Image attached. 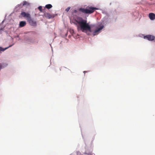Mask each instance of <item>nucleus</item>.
<instances>
[{
	"label": "nucleus",
	"instance_id": "f257e3e1",
	"mask_svg": "<svg viewBox=\"0 0 155 155\" xmlns=\"http://www.w3.org/2000/svg\"><path fill=\"white\" fill-rule=\"evenodd\" d=\"M76 22L79 25H77L78 29H80L82 32H86L87 31L92 32L91 27L87 23L86 20L83 19L81 17H78L76 20Z\"/></svg>",
	"mask_w": 155,
	"mask_h": 155
},
{
	"label": "nucleus",
	"instance_id": "f03ea898",
	"mask_svg": "<svg viewBox=\"0 0 155 155\" xmlns=\"http://www.w3.org/2000/svg\"><path fill=\"white\" fill-rule=\"evenodd\" d=\"M98 9L96 7L88 6L86 8H80L79 10L80 12L85 14H91L93 13L95 10Z\"/></svg>",
	"mask_w": 155,
	"mask_h": 155
},
{
	"label": "nucleus",
	"instance_id": "7ed1b4c3",
	"mask_svg": "<svg viewBox=\"0 0 155 155\" xmlns=\"http://www.w3.org/2000/svg\"><path fill=\"white\" fill-rule=\"evenodd\" d=\"M104 25H102L98 27L96 26L95 28L96 30L94 31L93 33V35L94 36L98 35L101 32V31L104 28Z\"/></svg>",
	"mask_w": 155,
	"mask_h": 155
},
{
	"label": "nucleus",
	"instance_id": "20e7f679",
	"mask_svg": "<svg viewBox=\"0 0 155 155\" xmlns=\"http://www.w3.org/2000/svg\"><path fill=\"white\" fill-rule=\"evenodd\" d=\"M21 15L23 17L25 18L27 20L31 17L30 15L28 12H22Z\"/></svg>",
	"mask_w": 155,
	"mask_h": 155
},
{
	"label": "nucleus",
	"instance_id": "39448f33",
	"mask_svg": "<svg viewBox=\"0 0 155 155\" xmlns=\"http://www.w3.org/2000/svg\"><path fill=\"white\" fill-rule=\"evenodd\" d=\"M44 16L45 18L48 19L52 18L55 17L54 14H51L48 13H44Z\"/></svg>",
	"mask_w": 155,
	"mask_h": 155
},
{
	"label": "nucleus",
	"instance_id": "423d86ee",
	"mask_svg": "<svg viewBox=\"0 0 155 155\" xmlns=\"http://www.w3.org/2000/svg\"><path fill=\"white\" fill-rule=\"evenodd\" d=\"M144 39H147L149 41H153L154 40L155 37L151 35H147L146 36H144Z\"/></svg>",
	"mask_w": 155,
	"mask_h": 155
},
{
	"label": "nucleus",
	"instance_id": "0eeeda50",
	"mask_svg": "<svg viewBox=\"0 0 155 155\" xmlns=\"http://www.w3.org/2000/svg\"><path fill=\"white\" fill-rule=\"evenodd\" d=\"M27 21L31 25L34 26L36 25V21L32 19L31 17Z\"/></svg>",
	"mask_w": 155,
	"mask_h": 155
},
{
	"label": "nucleus",
	"instance_id": "6e6552de",
	"mask_svg": "<svg viewBox=\"0 0 155 155\" xmlns=\"http://www.w3.org/2000/svg\"><path fill=\"white\" fill-rule=\"evenodd\" d=\"M149 17L151 20H154L155 19V14L153 13H150L149 14Z\"/></svg>",
	"mask_w": 155,
	"mask_h": 155
},
{
	"label": "nucleus",
	"instance_id": "1a4fd4ad",
	"mask_svg": "<svg viewBox=\"0 0 155 155\" xmlns=\"http://www.w3.org/2000/svg\"><path fill=\"white\" fill-rule=\"evenodd\" d=\"M26 25V22L25 21H21L19 23V26L20 27H22Z\"/></svg>",
	"mask_w": 155,
	"mask_h": 155
},
{
	"label": "nucleus",
	"instance_id": "9d476101",
	"mask_svg": "<svg viewBox=\"0 0 155 155\" xmlns=\"http://www.w3.org/2000/svg\"><path fill=\"white\" fill-rule=\"evenodd\" d=\"M13 45H9L8 47L6 48H2V47H0V51H5V50H6L7 49H8V48H9L11 46H12Z\"/></svg>",
	"mask_w": 155,
	"mask_h": 155
},
{
	"label": "nucleus",
	"instance_id": "9b49d317",
	"mask_svg": "<svg viewBox=\"0 0 155 155\" xmlns=\"http://www.w3.org/2000/svg\"><path fill=\"white\" fill-rule=\"evenodd\" d=\"M45 7L46 8L49 9L51 8L52 7V6L51 4H49L46 5Z\"/></svg>",
	"mask_w": 155,
	"mask_h": 155
},
{
	"label": "nucleus",
	"instance_id": "f8f14e48",
	"mask_svg": "<svg viewBox=\"0 0 155 155\" xmlns=\"http://www.w3.org/2000/svg\"><path fill=\"white\" fill-rule=\"evenodd\" d=\"M22 5L23 6L25 5H29V3H28L26 1H25L23 2L22 3Z\"/></svg>",
	"mask_w": 155,
	"mask_h": 155
},
{
	"label": "nucleus",
	"instance_id": "ddd939ff",
	"mask_svg": "<svg viewBox=\"0 0 155 155\" xmlns=\"http://www.w3.org/2000/svg\"><path fill=\"white\" fill-rule=\"evenodd\" d=\"M38 9L40 10L41 12H42V7L41 6H40L38 7Z\"/></svg>",
	"mask_w": 155,
	"mask_h": 155
},
{
	"label": "nucleus",
	"instance_id": "4468645a",
	"mask_svg": "<svg viewBox=\"0 0 155 155\" xmlns=\"http://www.w3.org/2000/svg\"><path fill=\"white\" fill-rule=\"evenodd\" d=\"M85 154H87V155H93L91 153H87V151H86L84 153Z\"/></svg>",
	"mask_w": 155,
	"mask_h": 155
},
{
	"label": "nucleus",
	"instance_id": "2eb2a0df",
	"mask_svg": "<svg viewBox=\"0 0 155 155\" xmlns=\"http://www.w3.org/2000/svg\"><path fill=\"white\" fill-rule=\"evenodd\" d=\"M70 9V7H68L65 10V11L67 12H68Z\"/></svg>",
	"mask_w": 155,
	"mask_h": 155
},
{
	"label": "nucleus",
	"instance_id": "dca6fc26",
	"mask_svg": "<svg viewBox=\"0 0 155 155\" xmlns=\"http://www.w3.org/2000/svg\"><path fill=\"white\" fill-rule=\"evenodd\" d=\"M74 13H76L77 12V11L76 10H74Z\"/></svg>",
	"mask_w": 155,
	"mask_h": 155
},
{
	"label": "nucleus",
	"instance_id": "f3484780",
	"mask_svg": "<svg viewBox=\"0 0 155 155\" xmlns=\"http://www.w3.org/2000/svg\"><path fill=\"white\" fill-rule=\"evenodd\" d=\"M87 72L86 71H84V74H85V72Z\"/></svg>",
	"mask_w": 155,
	"mask_h": 155
},
{
	"label": "nucleus",
	"instance_id": "a211bd4d",
	"mask_svg": "<svg viewBox=\"0 0 155 155\" xmlns=\"http://www.w3.org/2000/svg\"><path fill=\"white\" fill-rule=\"evenodd\" d=\"M2 30V28H1V29H0V30Z\"/></svg>",
	"mask_w": 155,
	"mask_h": 155
},
{
	"label": "nucleus",
	"instance_id": "6ab92c4d",
	"mask_svg": "<svg viewBox=\"0 0 155 155\" xmlns=\"http://www.w3.org/2000/svg\"><path fill=\"white\" fill-rule=\"evenodd\" d=\"M1 34V31H0V34Z\"/></svg>",
	"mask_w": 155,
	"mask_h": 155
}]
</instances>
